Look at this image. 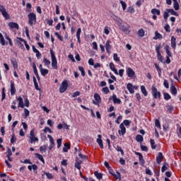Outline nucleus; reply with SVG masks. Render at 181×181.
Returning <instances> with one entry per match:
<instances>
[{
    "instance_id": "nucleus-50",
    "label": "nucleus",
    "mask_w": 181,
    "mask_h": 181,
    "mask_svg": "<svg viewBox=\"0 0 181 181\" xmlns=\"http://www.w3.org/2000/svg\"><path fill=\"white\" fill-rule=\"evenodd\" d=\"M127 12H129V13H135V9H134V7L129 6L127 8Z\"/></svg>"
},
{
    "instance_id": "nucleus-56",
    "label": "nucleus",
    "mask_w": 181,
    "mask_h": 181,
    "mask_svg": "<svg viewBox=\"0 0 181 181\" xmlns=\"http://www.w3.org/2000/svg\"><path fill=\"white\" fill-rule=\"evenodd\" d=\"M116 150L117 152H121V155H124V150H122V148L121 146H117Z\"/></svg>"
},
{
    "instance_id": "nucleus-34",
    "label": "nucleus",
    "mask_w": 181,
    "mask_h": 181,
    "mask_svg": "<svg viewBox=\"0 0 181 181\" xmlns=\"http://www.w3.org/2000/svg\"><path fill=\"white\" fill-rule=\"evenodd\" d=\"M151 13L153 15H158V16H159V15H160V11L158 10L157 8H153L151 10Z\"/></svg>"
},
{
    "instance_id": "nucleus-41",
    "label": "nucleus",
    "mask_w": 181,
    "mask_h": 181,
    "mask_svg": "<svg viewBox=\"0 0 181 181\" xmlns=\"http://www.w3.org/2000/svg\"><path fill=\"white\" fill-rule=\"evenodd\" d=\"M6 97V93H5V88H3L2 92H1V101H4Z\"/></svg>"
},
{
    "instance_id": "nucleus-30",
    "label": "nucleus",
    "mask_w": 181,
    "mask_h": 181,
    "mask_svg": "<svg viewBox=\"0 0 181 181\" xmlns=\"http://www.w3.org/2000/svg\"><path fill=\"white\" fill-rule=\"evenodd\" d=\"M154 40H158V39H162V35L158 31L155 33V37H153Z\"/></svg>"
},
{
    "instance_id": "nucleus-46",
    "label": "nucleus",
    "mask_w": 181,
    "mask_h": 181,
    "mask_svg": "<svg viewBox=\"0 0 181 181\" xmlns=\"http://www.w3.org/2000/svg\"><path fill=\"white\" fill-rule=\"evenodd\" d=\"M163 95H164V100H166L167 101L168 100H170V98H172V97H170V95H169V93H164Z\"/></svg>"
},
{
    "instance_id": "nucleus-23",
    "label": "nucleus",
    "mask_w": 181,
    "mask_h": 181,
    "mask_svg": "<svg viewBox=\"0 0 181 181\" xmlns=\"http://www.w3.org/2000/svg\"><path fill=\"white\" fill-rule=\"evenodd\" d=\"M171 47L176 49V38L174 36L171 37Z\"/></svg>"
},
{
    "instance_id": "nucleus-9",
    "label": "nucleus",
    "mask_w": 181,
    "mask_h": 181,
    "mask_svg": "<svg viewBox=\"0 0 181 181\" xmlns=\"http://www.w3.org/2000/svg\"><path fill=\"white\" fill-rule=\"evenodd\" d=\"M118 132L119 135H125V133L127 132V129L125 128V126H124L123 123L120 124Z\"/></svg>"
},
{
    "instance_id": "nucleus-6",
    "label": "nucleus",
    "mask_w": 181,
    "mask_h": 181,
    "mask_svg": "<svg viewBox=\"0 0 181 181\" xmlns=\"http://www.w3.org/2000/svg\"><path fill=\"white\" fill-rule=\"evenodd\" d=\"M67 86H68L67 81H62L59 87V93H64L66 90H67Z\"/></svg>"
},
{
    "instance_id": "nucleus-15",
    "label": "nucleus",
    "mask_w": 181,
    "mask_h": 181,
    "mask_svg": "<svg viewBox=\"0 0 181 181\" xmlns=\"http://www.w3.org/2000/svg\"><path fill=\"white\" fill-rule=\"evenodd\" d=\"M17 100L18 101V108H23L25 107V105L23 104V98L19 96L17 98Z\"/></svg>"
},
{
    "instance_id": "nucleus-33",
    "label": "nucleus",
    "mask_w": 181,
    "mask_h": 181,
    "mask_svg": "<svg viewBox=\"0 0 181 181\" xmlns=\"http://www.w3.org/2000/svg\"><path fill=\"white\" fill-rule=\"evenodd\" d=\"M40 73L43 77H45L47 74H49V70L47 69H41Z\"/></svg>"
},
{
    "instance_id": "nucleus-57",
    "label": "nucleus",
    "mask_w": 181,
    "mask_h": 181,
    "mask_svg": "<svg viewBox=\"0 0 181 181\" xmlns=\"http://www.w3.org/2000/svg\"><path fill=\"white\" fill-rule=\"evenodd\" d=\"M113 176L116 179H121V173H119V172H116Z\"/></svg>"
},
{
    "instance_id": "nucleus-22",
    "label": "nucleus",
    "mask_w": 181,
    "mask_h": 181,
    "mask_svg": "<svg viewBox=\"0 0 181 181\" xmlns=\"http://www.w3.org/2000/svg\"><path fill=\"white\" fill-rule=\"evenodd\" d=\"M81 35V28H78L76 32V39L78 43H81V40H80Z\"/></svg>"
},
{
    "instance_id": "nucleus-39",
    "label": "nucleus",
    "mask_w": 181,
    "mask_h": 181,
    "mask_svg": "<svg viewBox=\"0 0 181 181\" xmlns=\"http://www.w3.org/2000/svg\"><path fill=\"white\" fill-rule=\"evenodd\" d=\"M94 175L97 177V179H98L99 180L100 179H103V174L96 171V172L94 173Z\"/></svg>"
},
{
    "instance_id": "nucleus-8",
    "label": "nucleus",
    "mask_w": 181,
    "mask_h": 181,
    "mask_svg": "<svg viewBox=\"0 0 181 181\" xmlns=\"http://www.w3.org/2000/svg\"><path fill=\"white\" fill-rule=\"evenodd\" d=\"M126 73L130 78H132L135 76V71L130 67L126 68Z\"/></svg>"
},
{
    "instance_id": "nucleus-7",
    "label": "nucleus",
    "mask_w": 181,
    "mask_h": 181,
    "mask_svg": "<svg viewBox=\"0 0 181 181\" xmlns=\"http://www.w3.org/2000/svg\"><path fill=\"white\" fill-rule=\"evenodd\" d=\"M0 12H1V15L5 18L6 19H9L10 16L8 12H6V9L1 5H0Z\"/></svg>"
},
{
    "instance_id": "nucleus-14",
    "label": "nucleus",
    "mask_w": 181,
    "mask_h": 181,
    "mask_svg": "<svg viewBox=\"0 0 181 181\" xmlns=\"http://www.w3.org/2000/svg\"><path fill=\"white\" fill-rule=\"evenodd\" d=\"M102 136L100 134H98V139H97V143L98 144L100 148H101V149L104 148V144H103V139H101Z\"/></svg>"
},
{
    "instance_id": "nucleus-12",
    "label": "nucleus",
    "mask_w": 181,
    "mask_h": 181,
    "mask_svg": "<svg viewBox=\"0 0 181 181\" xmlns=\"http://www.w3.org/2000/svg\"><path fill=\"white\" fill-rule=\"evenodd\" d=\"M109 67H110V70L112 71H113V73H115V74H116V76H118V70L117 69V68H115V65L114 64L113 62H110L109 64Z\"/></svg>"
},
{
    "instance_id": "nucleus-17",
    "label": "nucleus",
    "mask_w": 181,
    "mask_h": 181,
    "mask_svg": "<svg viewBox=\"0 0 181 181\" xmlns=\"http://www.w3.org/2000/svg\"><path fill=\"white\" fill-rule=\"evenodd\" d=\"M16 93V88H15V83L13 82H11V95H15Z\"/></svg>"
},
{
    "instance_id": "nucleus-52",
    "label": "nucleus",
    "mask_w": 181,
    "mask_h": 181,
    "mask_svg": "<svg viewBox=\"0 0 181 181\" xmlns=\"http://www.w3.org/2000/svg\"><path fill=\"white\" fill-rule=\"evenodd\" d=\"M157 57L159 62H161V63H163V57H162V54H160V52L157 54Z\"/></svg>"
},
{
    "instance_id": "nucleus-26",
    "label": "nucleus",
    "mask_w": 181,
    "mask_h": 181,
    "mask_svg": "<svg viewBox=\"0 0 181 181\" xmlns=\"http://www.w3.org/2000/svg\"><path fill=\"white\" fill-rule=\"evenodd\" d=\"M163 159V154L162 153H158V156L156 158V162L157 163H161L162 160Z\"/></svg>"
},
{
    "instance_id": "nucleus-59",
    "label": "nucleus",
    "mask_w": 181,
    "mask_h": 181,
    "mask_svg": "<svg viewBox=\"0 0 181 181\" xmlns=\"http://www.w3.org/2000/svg\"><path fill=\"white\" fill-rule=\"evenodd\" d=\"M44 132H45V134H47V132H49V134H52V132H53L52 131V129H50V128H49V127H45V129H44Z\"/></svg>"
},
{
    "instance_id": "nucleus-20",
    "label": "nucleus",
    "mask_w": 181,
    "mask_h": 181,
    "mask_svg": "<svg viewBox=\"0 0 181 181\" xmlns=\"http://www.w3.org/2000/svg\"><path fill=\"white\" fill-rule=\"evenodd\" d=\"M112 98L114 104H121V99L117 98V95H113Z\"/></svg>"
},
{
    "instance_id": "nucleus-45",
    "label": "nucleus",
    "mask_w": 181,
    "mask_h": 181,
    "mask_svg": "<svg viewBox=\"0 0 181 181\" xmlns=\"http://www.w3.org/2000/svg\"><path fill=\"white\" fill-rule=\"evenodd\" d=\"M150 144L151 145V148L152 149H156V145L155 144V140L151 139L150 140Z\"/></svg>"
},
{
    "instance_id": "nucleus-55",
    "label": "nucleus",
    "mask_w": 181,
    "mask_h": 181,
    "mask_svg": "<svg viewBox=\"0 0 181 181\" xmlns=\"http://www.w3.org/2000/svg\"><path fill=\"white\" fill-rule=\"evenodd\" d=\"M113 60H115V62H119V57H118V54H114Z\"/></svg>"
},
{
    "instance_id": "nucleus-44",
    "label": "nucleus",
    "mask_w": 181,
    "mask_h": 181,
    "mask_svg": "<svg viewBox=\"0 0 181 181\" xmlns=\"http://www.w3.org/2000/svg\"><path fill=\"white\" fill-rule=\"evenodd\" d=\"M78 70L79 71H81V76L84 77V76H86V71H84V68L83 66H78Z\"/></svg>"
},
{
    "instance_id": "nucleus-60",
    "label": "nucleus",
    "mask_w": 181,
    "mask_h": 181,
    "mask_svg": "<svg viewBox=\"0 0 181 181\" xmlns=\"http://www.w3.org/2000/svg\"><path fill=\"white\" fill-rule=\"evenodd\" d=\"M55 35L57 37V38L61 41L63 42V36L60 35L59 33H55Z\"/></svg>"
},
{
    "instance_id": "nucleus-62",
    "label": "nucleus",
    "mask_w": 181,
    "mask_h": 181,
    "mask_svg": "<svg viewBox=\"0 0 181 181\" xmlns=\"http://www.w3.org/2000/svg\"><path fill=\"white\" fill-rule=\"evenodd\" d=\"M62 139H59L57 140L58 149L60 148V146H62Z\"/></svg>"
},
{
    "instance_id": "nucleus-54",
    "label": "nucleus",
    "mask_w": 181,
    "mask_h": 181,
    "mask_svg": "<svg viewBox=\"0 0 181 181\" xmlns=\"http://www.w3.org/2000/svg\"><path fill=\"white\" fill-rule=\"evenodd\" d=\"M102 91L105 94H108L110 93V89H108V87H105V88H103Z\"/></svg>"
},
{
    "instance_id": "nucleus-58",
    "label": "nucleus",
    "mask_w": 181,
    "mask_h": 181,
    "mask_svg": "<svg viewBox=\"0 0 181 181\" xmlns=\"http://www.w3.org/2000/svg\"><path fill=\"white\" fill-rule=\"evenodd\" d=\"M155 125L157 128H160V122H159V119H156L155 120Z\"/></svg>"
},
{
    "instance_id": "nucleus-25",
    "label": "nucleus",
    "mask_w": 181,
    "mask_h": 181,
    "mask_svg": "<svg viewBox=\"0 0 181 181\" xmlns=\"http://www.w3.org/2000/svg\"><path fill=\"white\" fill-rule=\"evenodd\" d=\"M166 11L168 13H170V15H174V16H179V13L175 11V10H173V8L167 9Z\"/></svg>"
},
{
    "instance_id": "nucleus-13",
    "label": "nucleus",
    "mask_w": 181,
    "mask_h": 181,
    "mask_svg": "<svg viewBox=\"0 0 181 181\" xmlns=\"http://www.w3.org/2000/svg\"><path fill=\"white\" fill-rule=\"evenodd\" d=\"M136 155H137V156H139L140 165H141V166H144V165H145V160H144V156H142V153L136 152Z\"/></svg>"
},
{
    "instance_id": "nucleus-35",
    "label": "nucleus",
    "mask_w": 181,
    "mask_h": 181,
    "mask_svg": "<svg viewBox=\"0 0 181 181\" xmlns=\"http://www.w3.org/2000/svg\"><path fill=\"white\" fill-rule=\"evenodd\" d=\"M137 34L139 35V36H140V37H144V36H145V31L144 30V29H140L138 30Z\"/></svg>"
},
{
    "instance_id": "nucleus-5",
    "label": "nucleus",
    "mask_w": 181,
    "mask_h": 181,
    "mask_svg": "<svg viewBox=\"0 0 181 181\" xmlns=\"http://www.w3.org/2000/svg\"><path fill=\"white\" fill-rule=\"evenodd\" d=\"M151 93L156 100H158V98H160V92L158 90V88H156L155 86L151 87Z\"/></svg>"
},
{
    "instance_id": "nucleus-4",
    "label": "nucleus",
    "mask_w": 181,
    "mask_h": 181,
    "mask_svg": "<svg viewBox=\"0 0 181 181\" xmlns=\"http://www.w3.org/2000/svg\"><path fill=\"white\" fill-rule=\"evenodd\" d=\"M120 25V30H122V32H124V33H125V35H129V33H131V25L126 24H119Z\"/></svg>"
},
{
    "instance_id": "nucleus-32",
    "label": "nucleus",
    "mask_w": 181,
    "mask_h": 181,
    "mask_svg": "<svg viewBox=\"0 0 181 181\" xmlns=\"http://www.w3.org/2000/svg\"><path fill=\"white\" fill-rule=\"evenodd\" d=\"M141 90L142 94H144V95L146 97L148 95V91H146V88L144 86H141Z\"/></svg>"
},
{
    "instance_id": "nucleus-18",
    "label": "nucleus",
    "mask_w": 181,
    "mask_h": 181,
    "mask_svg": "<svg viewBox=\"0 0 181 181\" xmlns=\"http://www.w3.org/2000/svg\"><path fill=\"white\" fill-rule=\"evenodd\" d=\"M112 18L113 21H115V22H117V23H119V25H122V20L121 18H119V17H118L115 15H112Z\"/></svg>"
},
{
    "instance_id": "nucleus-37",
    "label": "nucleus",
    "mask_w": 181,
    "mask_h": 181,
    "mask_svg": "<svg viewBox=\"0 0 181 181\" xmlns=\"http://www.w3.org/2000/svg\"><path fill=\"white\" fill-rule=\"evenodd\" d=\"M136 141L137 142H144V137L141 135H137L136 136Z\"/></svg>"
},
{
    "instance_id": "nucleus-27",
    "label": "nucleus",
    "mask_w": 181,
    "mask_h": 181,
    "mask_svg": "<svg viewBox=\"0 0 181 181\" xmlns=\"http://www.w3.org/2000/svg\"><path fill=\"white\" fill-rule=\"evenodd\" d=\"M0 43L2 46H5V45H8V42H5V38H4V35L0 33Z\"/></svg>"
},
{
    "instance_id": "nucleus-43",
    "label": "nucleus",
    "mask_w": 181,
    "mask_h": 181,
    "mask_svg": "<svg viewBox=\"0 0 181 181\" xmlns=\"http://www.w3.org/2000/svg\"><path fill=\"white\" fill-rule=\"evenodd\" d=\"M119 3L122 5V8L123 9V11H125V9H127V3H125L124 1L120 0Z\"/></svg>"
},
{
    "instance_id": "nucleus-1",
    "label": "nucleus",
    "mask_w": 181,
    "mask_h": 181,
    "mask_svg": "<svg viewBox=\"0 0 181 181\" xmlns=\"http://www.w3.org/2000/svg\"><path fill=\"white\" fill-rule=\"evenodd\" d=\"M51 59H52V67L55 70H57V59L54 54V51L50 49Z\"/></svg>"
},
{
    "instance_id": "nucleus-63",
    "label": "nucleus",
    "mask_w": 181,
    "mask_h": 181,
    "mask_svg": "<svg viewBox=\"0 0 181 181\" xmlns=\"http://www.w3.org/2000/svg\"><path fill=\"white\" fill-rule=\"evenodd\" d=\"M46 149H47L46 146H42L40 147V152H46Z\"/></svg>"
},
{
    "instance_id": "nucleus-53",
    "label": "nucleus",
    "mask_w": 181,
    "mask_h": 181,
    "mask_svg": "<svg viewBox=\"0 0 181 181\" xmlns=\"http://www.w3.org/2000/svg\"><path fill=\"white\" fill-rule=\"evenodd\" d=\"M92 46H93V50H98V45H97V42H93L92 43Z\"/></svg>"
},
{
    "instance_id": "nucleus-11",
    "label": "nucleus",
    "mask_w": 181,
    "mask_h": 181,
    "mask_svg": "<svg viewBox=\"0 0 181 181\" xmlns=\"http://www.w3.org/2000/svg\"><path fill=\"white\" fill-rule=\"evenodd\" d=\"M111 41L110 40H107L106 43H105V49H106V52L108 54H111Z\"/></svg>"
},
{
    "instance_id": "nucleus-16",
    "label": "nucleus",
    "mask_w": 181,
    "mask_h": 181,
    "mask_svg": "<svg viewBox=\"0 0 181 181\" xmlns=\"http://www.w3.org/2000/svg\"><path fill=\"white\" fill-rule=\"evenodd\" d=\"M8 26L11 28V29H19V25L14 22H10L8 23Z\"/></svg>"
},
{
    "instance_id": "nucleus-49",
    "label": "nucleus",
    "mask_w": 181,
    "mask_h": 181,
    "mask_svg": "<svg viewBox=\"0 0 181 181\" xmlns=\"http://www.w3.org/2000/svg\"><path fill=\"white\" fill-rule=\"evenodd\" d=\"M177 74H178V77L176 76H174V78L175 80H177V81H179V78H181V69H179L178 72H177Z\"/></svg>"
},
{
    "instance_id": "nucleus-2",
    "label": "nucleus",
    "mask_w": 181,
    "mask_h": 181,
    "mask_svg": "<svg viewBox=\"0 0 181 181\" xmlns=\"http://www.w3.org/2000/svg\"><path fill=\"white\" fill-rule=\"evenodd\" d=\"M28 25L30 26H33L36 23V13H30L28 15Z\"/></svg>"
},
{
    "instance_id": "nucleus-3",
    "label": "nucleus",
    "mask_w": 181,
    "mask_h": 181,
    "mask_svg": "<svg viewBox=\"0 0 181 181\" xmlns=\"http://www.w3.org/2000/svg\"><path fill=\"white\" fill-rule=\"evenodd\" d=\"M30 144H35V142H39V138L36 137L35 135V129H31L30 132Z\"/></svg>"
},
{
    "instance_id": "nucleus-28",
    "label": "nucleus",
    "mask_w": 181,
    "mask_h": 181,
    "mask_svg": "<svg viewBox=\"0 0 181 181\" xmlns=\"http://www.w3.org/2000/svg\"><path fill=\"white\" fill-rule=\"evenodd\" d=\"M64 148H63V152H69V149H70V144L69 143H65L64 144Z\"/></svg>"
},
{
    "instance_id": "nucleus-38",
    "label": "nucleus",
    "mask_w": 181,
    "mask_h": 181,
    "mask_svg": "<svg viewBox=\"0 0 181 181\" xmlns=\"http://www.w3.org/2000/svg\"><path fill=\"white\" fill-rule=\"evenodd\" d=\"M169 168V164H164L161 168V172L163 173L165 170H168Z\"/></svg>"
},
{
    "instance_id": "nucleus-42",
    "label": "nucleus",
    "mask_w": 181,
    "mask_h": 181,
    "mask_svg": "<svg viewBox=\"0 0 181 181\" xmlns=\"http://www.w3.org/2000/svg\"><path fill=\"white\" fill-rule=\"evenodd\" d=\"M43 62L45 66H47V67H49V66H50V60L47 59V58H44Z\"/></svg>"
},
{
    "instance_id": "nucleus-19",
    "label": "nucleus",
    "mask_w": 181,
    "mask_h": 181,
    "mask_svg": "<svg viewBox=\"0 0 181 181\" xmlns=\"http://www.w3.org/2000/svg\"><path fill=\"white\" fill-rule=\"evenodd\" d=\"M170 93L173 95H176L177 94V89L176 88V87H175L174 85H172L170 88Z\"/></svg>"
},
{
    "instance_id": "nucleus-10",
    "label": "nucleus",
    "mask_w": 181,
    "mask_h": 181,
    "mask_svg": "<svg viewBox=\"0 0 181 181\" xmlns=\"http://www.w3.org/2000/svg\"><path fill=\"white\" fill-rule=\"evenodd\" d=\"M93 97L94 99L95 100V101H93V104H95V105H98V104L101 103V97L98 93H95Z\"/></svg>"
},
{
    "instance_id": "nucleus-51",
    "label": "nucleus",
    "mask_w": 181,
    "mask_h": 181,
    "mask_svg": "<svg viewBox=\"0 0 181 181\" xmlns=\"http://www.w3.org/2000/svg\"><path fill=\"white\" fill-rule=\"evenodd\" d=\"M44 175L47 176V179H53V175L50 173L44 172Z\"/></svg>"
},
{
    "instance_id": "nucleus-31",
    "label": "nucleus",
    "mask_w": 181,
    "mask_h": 181,
    "mask_svg": "<svg viewBox=\"0 0 181 181\" xmlns=\"http://www.w3.org/2000/svg\"><path fill=\"white\" fill-rule=\"evenodd\" d=\"M35 156H37V159H39V160H41L43 165H45V158H43V156L40 153H35Z\"/></svg>"
},
{
    "instance_id": "nucleus-47",
    "label": "nucleus",
    "mask_w": 181,
    "mask_h": 181,
    "mask_svg": "<svg viewBox=\"0 0 181 181\" xmlns=\"http://www.w3.org/2000/svg\"><path fill=\"white\" fill-rule=\"evenodd\" d=\"M173 8L175 11H179V3L177 1H175L173 3Z\"/></svg>"
},
{
    "instance_id": "nucleus-36",
    "label": "nucleus",
    "mask_w": 181,
    "mask_h": 181,
    "mask_svg": "<svg viewBox=\"0 0 181 181\" xmlns=\"http://www.w3.org/2000/svg\"><path fill=\"white\" fill-rule=\"evenodd\" d=\"M47 138H49V142H50L51 145H53V146H54V145H55V144H54V139H53V137L52 136V135L48 134V135H47Z\"/></svg>"
},
{
    "instance_id": "nucleus-24",
    "label": "nucleus",
    "mask_w": 181,
    "mask_h": 181,
    "mask_svg": "<svg viewBox=\"0 0 181 181\" xmlns=\"http://www.w3.org/2000/svg\"><path fill=\"white\" fill-rule=\"evenodd\" d=\"M165 50L167 53V56L172 57V53L170 52V47L169 45H165Z\"/></svg>"
},
{
    "instance_id": "nucleus-29",
    "label": "nucleus",
    "mask_w": 181,
    "mask_h": 181,
    "mask_svg": "<svg viewBox=\"0 0 181 181\" xmlns=\"http://www.w3.org/2000/svg\"><path fill=\"white\" fill-rule=\"evenodd\" d=\"M11 62L13 69H18V62H16V59L15 58H13L11 59Z\"/></svg>"
},
{
    "instance_id": "nucleus-61",
    "label": "nucleus",
    "mask_w": 181,
    "mask_h": 181,
    "mask_svg": "<svg viewBox=\"0 0 181 181\" xmlns=\"http://www.w3.org/2000/svg\"><path fill=\"white\" fill-rule=\"evenodd\" d=\"M164 29L165 31L167 32H170V25H169V24H166L165 26H164Z\"/></svg>"
},
{
    "instance_id": "nucleus-40",
    "label": "nucleus",
    "mask_w": 181,
    "mask_h": 181,
    "mask_svg": "<svg viewBox=\"0 0 181 181\" xmlns=\"http://www.w3.org/2000/svg\"><path fill=\"white\" fill-rule=\"evenodd\" d=\"M75 168H76V169H78V170H80V169H81V161H76L75 163Z\"/></svg>"
},
{
    "instance_id": "nucleus-48",
    "label": "nucleus",
    "mask_w": 181,
    "mask_h": 181,
    "mask_svg": "<svg viewBox=\"0 0 181 181\" xmlns=\"http://www.w3.org/2000/svg\"><path fill=\"white\" fill-rule=\"evenodd\" d=\"M154 66H155L158 74H160L162 73V69H160V67H159V65L158 64H154Z\"/></svg>"
},
{
    "instance_id": "nucleus-64",
    "label": "nucleus",
    "mask_w": 181,
    "mask_h": 181,
    "mask_svg": "<svg viewBox=\"0 0 181 181\" xmlns=\"http://www.w3.org/2000/svg\"><path fill=\"white\" fill-rule=\"evenodd\" d=\"M177 130H178V132H177L178 138H180V139H181V127H178Z\"/></svg>"
},
{
    "instance_id": "nucleus-21",
    "label": "nucleus",
    "mask_w": 181,
    "mask_h": 181,
    "mask_svg": "<svg viewBox=\"0 0 181 181\" xmlns=\"http://www.w3.org/2000/svg\"><path fill=\"white\" fill-rule=\"evenodd\" d=\"M127 90L129 91L130 94H134L135 93L134 86H132V83L127 84Z\"/></svg>"
}]
</instances>
